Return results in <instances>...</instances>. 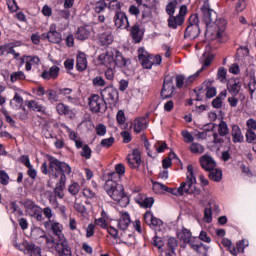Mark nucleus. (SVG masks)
Here are the masks:
<instances>
[{"label": "nucleus", "instance_id": "ea45409f", "mask_svg": "<svg viewBox=\"0 0 256 256\" xmlns=\"http://www.w3.org/2000/svg\"><path fill=\"white\" fill-rule=\"evenodd\" d=\"M109 11H114L115 13H121V7H123V3L118 0H111L108 4Z\"/></svg>", "mask_w": 256, "mask_h": 256}, {"label": "nucleus", "instance_id": "a18cd8bd", "mask_svg": "<svg viewBox=\"0 0 256 256\" xmlns=\"http://www.w3.org/2000/svg\"><path fill=\"white\" fill-rule=\"evenodd\" d=\"M11 83H16V81H25V73L23 71L13 72L10 75Z\"/></svg>", "mask_w": 256, "mask_h": 256}, {"label": "nucleus", "instance_id": "f704fd0d", "mask_svg": "<svg viewBox=\"0 0 256 256\" xmlns=\"http://www.w3.org/2000/svg\"><path fill=\"white\" fill-rule=\"evenodd\" d=\"M193 237V235L191 234V230L187 229V228H182L179 232H178V238L180 239V241H183L184 245L187 244V242Z\"/></svg>", "mask_w": 256, "mask_h": 256}, {"label": "nucleus", "instance_id": "6e6d98bb", "mask_svg": "<svg viewBox=\"0 0 256 256\" xmlns=\"http://www.w3.org/2000/svg\"><path fill=\"white\" fill-rule=\"evenodd\" d=\"M8 211L9 213H18L20 217L23 215V211L19 210V205H17V202H10Z\"/></svg>", "mask_w": 256, "mask_h": 256}, {"label": "nucleus", "instance_id": "2f4dec72", "mask_svg": "<svg viewBox=\"0 0 256 256\" xmlns=\"http://www.w3.org/2000/svg\"><path fill=\"white\" fill-rule=\"evenodd\" d=\"M139 61L144 69H151L153 67V62L151 60V54H139L138 56Z\"/></svg>", "mask_w": 256, "mask_h": 256}, {"label": "nucleus", "instance_id": "cd10ccee", "mask_svg": "<svg viewBox=\"0 0 256 256\" xmlns=\"http://www.w3.org/2000/svg\"><path fill=\"white\" fill-rule=\"evenodd\" d=\"M113 41H114V37H113V32H111V30H107L106 32L100 34L99 36V42L103 47L107 45H111Z\"/></svg>", "mask_w": 256, "mask_h": 256}, {"label": "nucleus", "instance_id": "412c9836", "mask_svg": "<svg viewBox=\"0 0 256 256\" xmlns=\"http://www.w3.org/2000/svg\"><path fill=\"white\" fill-rule=\"evenodd\" d=\"M199 33H201L199 26H187L184 38L193 41V39H197V37H199Z\"/></svg>", "mask_w": 256, "mask_h": 256}, {"label": "nucleus", "instance_id": "09e8293b", "mask_svg": "<svg viewBox=\"0 0 256 256\" xmlns=\"http://www.w3.org/2000/svg\"><path fill=\"white\" fill-rule=\"evenodd\" d=\"M79 191H81V186L77 182H73L68 186V193H70V195H78Z\"/></svg>", "mask_w": 256, "mask_h": 256}, {"label": "nucleus", "instance_id": "ddd939ff", "mask_svg": "<svg viewBox=\"0 0 256 256\" xmlns=\"http://www.w3.org/2000/svg\"><path fill=\"white\" fill-rule=\"evenodd\" d=\"M59 95L63 97L62 100L68 101V103H71L72 105H80V100L77 96L73 95V89L71 88H60L59 89Z\"/></svg>", "mask_w": 256, "mask_h": 256}, {"label": "nucleus", "instance_id": "338daca9", "mask_svg": "<svg viewBox=\"0 0 256 256\" xmlns=\"http://www.w3.org/2000/svg\"><path fill=\"white\" fill-rule=\"evenodd\" d=\"M157 153H165V149H167V143L165 142H157L154 145Z\"/></svg>", "mask_w": 256, "mask_h": 256}, {"label": "nucleus", "instance_id": "e2e57ef3", "mask_svg": "<svg viewBox=\"0 0 256 256\" xmlns=\"http://www.w3.org/2000/svg\"><path fill=\"white\" fill-rule=\"evenodd\" d=\"M91 147L89 145L85 144L82 147L81 157H85L86 159H91Z\"/></svg>", "mask_w": 256, "mask_h": 256}, {"label": "nucleus", "instance_id": "bb28decb", "mask_svg": "<svg viewBox=\"0 0 256 256\" xmlns=\"http://www.w3.org/2000/svg\"><path fill=\"white\" fill-rule=\"evenodd\" d=\"M168 27L170 29H177L178 27H181L185 23V18L176 16H169L168 20Z\"/></svg>", "mask_w": 256, "mask_h": 256}, {"label": "nucleus", "instance_id": "37998d69", "mask_svg": "<svg viewBox=\"0 0 256 256\" xmlns=\"http://www.w3.org/2000/svg\"><path fill=\"white\" fill-rule=\"evenodd\" d=\"M37 237H36V242L39 243V245H45L47 241V234L43 231V229L38 228L36 230Z\"/></svg>", "mask_w": 256, "mask_h": 256}, {"label": "nucleus", "instance_id": "c03bdc74", "mask_svg": "<svg viewBox=\"0 0 256 256\" xmlns=\"http://www.w3.org/2000/svg\"><path fill=\"white\" fill-rule=\"evenodd\" d=\"M214 59L215 56L213 54H208L204 59L202 67L199 69L200 73H203L205 69L209 68Z\"/></svg>", "mask_w": 256, "mask_h": 256}, {"label": "nucleus", "instance_id": "69168bd1", "mask_svg": "<svg viewBox=\"0 0 256 256\" xmlns=\"http://www.w3.org/2000/svg\"><path fill=\"white\" fill-rule=\"evenodd\" d=\"M245 137L247 143H253L254 141H256V133L253 130H247Z\"/></svg>", "mask_w": 256, "mask_h": 256}, {"label": "nucleus", "instance_id": "f257e3e1", "mask_svg": "<svg viewBox=\"0 0 256 256\" xmlns=\"http://www.w3.org/2000/svg\"><path fill=\"white\" fill-rule=\"evenodd\" d=\"M48 163V165L47 162L42 164L41 171L43 175H49L50 179H59L54 188V195L58 199H63L65 197L63 191L65 190V183H67V175H71V166L53 156H49Z\"/></svg>", "mask_w": 256, "mask_h": 256}, {"label": "nucleus", "instance_id": "c756f323", "mask_svg": "<svg viewBox=\"0 0 256 256\" xmlns=\"http://www.w3.org/2000/svg\"><path fill=\"white\" fill-rule=\"evenodd\" d=\"M186 245H189L190 249L196 251V253H200L201 248L203 247V242L199 240V237H191L187 242Z\"/></svg>", "mask_w": 256, "mask_h": 256}, {"label": "nucleus", "instance_id": "c85d7f7f", "mask_svg": "<svg viewBox=\"0 0 256 256\" xmlns=\"http://www.w3.org/2000/svg\"><path fill=\"white\" fill-rule=\"evenodd\" d=\"M146 123H147V120H145L144 117L136 118L132 123L134 133L139 134L141 133V131H143V129H147V126L145 125Z\"/></svg>", "mask_w": 256, "mask_h": 256}, {"label": "nucleus", "instance_id": "4be33fe9", "mask_svg": "<svg viewBox=\"0 0 256 256\" xmlns=\"http://www.w3.org/2000/svg\"><path fill=\"white\" fill-rule=\"evenodd\" d=\"M166 245L167 249L165 251V256H173L175 255L177 247H179V241H177V238L175 237H170Z\"/></svg>", "mask_w": 256, "mask_h": 256}, {"label": "nucleus", "instance_id": "f8f14e48", "mask_svg": "<svg viewBox=\"0 0 256 256\" xmlns=\"http://www.w3.org/2000/svg\"><path fill=\"white\" fill-rule=\"evenodd\" d=\"M126 160L131 169H139L141 167V151L134 149L131 154L127 155Z\"/></svg>", "mask_w": 256, "mask_h": 256}, {"label": "nucleus", "instance_id": "e433bc0d", "mask_svg": "<svg viewBox=\"0 0 256 256\" xmlns=\"http://www.w3.org/2000/svg\"><path fill=\"white\" fill-rule=\"evenodd\" d=\"M10 105L13 109H21V107H23V97L16 92L13 99L10 101Z\"/></svg>", "mask_w": 256, "mask_h": 256}, {"label": "nucleus", "instance_id": "774afa93", "mask_svg": "<svg viewBox=\"0 0 256 256\" xmlns=\"http://www.w3.org/2000/svg\"><path fill=\"white\" fill-rule=\"evenodd\" d=\"M247 131H256V120L253 118H249L246 121Z\"/></svg>", "mask_w": 256, "mask_h": 256}, {"label": "nucleus", "instance_id": "052dcab7", "mask_svg": "<svg viewBox=\"0 0 256 256\" xmlns=\"http://www.w3.org/2000/svg\"><path fill=\"white\" fill-rule=\"evenodd\" d=\"M248 89H249L251 95H253V93H255V91H256L255 76H249Z\"/></svg>", "mask_w": 256, "mask_h": 256}, {"label": "nucleus", "instance_id": "f3484780", "mask_svg": "<svg viewBox=\"0 0 256 256\" xmlns=\"http://www.w3.org/2000/svg\"><path fill=\"white\" fill-rule=\"evenodd\" d=\"M130 35L134 43H141V41L143 40V35H145V32H143V29H141V25L136 23L132 26L130 30Z\"/></svg>", "mask_w": 256, "mask_h": 256}, {"label": "nucleus", "instance_id": "b1692460", "mask_svg": "<svg viewBox=\"0 0 256 256\" xmlns=\"http://www.w3.org/2000/svg\"><path fill=\"white\" fill-rule=\"evenodd\" d=\"M24 207L26 209V213L30 215V217H33L34 215H37L38 211L41 210V207H39L35 202L32 200H26L24 202Z\"/></svg>", "mask_w": 256, "mask_h": 256}, {"label": "nucleus", "instance_id": "4c0bfd02", "mask_svg": "<svg viewBox=\"0 0 256 256\" xmlns=\"http://www.w3.org/2000/svg\"><path fill=\"white\" fill-rule=\"evenodd\" d=\"M209 178L216 183H219L223 179V172L221 169H213L209 171Z\"/></svg>", "mask_w": 256, "mask_h": 256}, {"label": "nucleus", "instance_id": "1a4fd4ad", "mask_svg": "<svg viewBox=\"0 0 256 256\" xmlns=\"http://www.w3.org/2000/svg\"><path fill=\"white\" fill-rule=\"evenodd\" d=\"M173 93H175V84L173 83V76L166 75L164 77L161 97L162 99H169L173 97Z\"/></svg>", "mask_w": 256, "mask_h": 256}, {"label": "nucleus", "instance_id": "dca6fc26", "mask_svg": "<svg viewBox=\"0 0 256 256\" xmlns=\"http://www.w3.org/2000/svg\"><path fill=\"white\" fill-rule=\"evenodd\" d=\"M26 106L28 107V109H31L32 111H36V113H41L46 117L49 116V110H47V108L43 104H40L36 100L26 101Z\"/></svg>", "mask_w": 256, "mask_h": 256}, {"label": "nucleus", "instance_id": "2eb2a0df", "mask_svg": "<svg viewBox=\"0 0 256 256\" xmlns=\"http://www.w3.org/2000/svg\"><path fill=\"white\" fill-rule=\"evenodd\" d=\"M200 165L204 171H213L217 167V163L213 159V157L205 154L199 159Z\"/></svg>", "mask_w": 256, "mask_h": 256}, {"label": "nucleus", "instance_id": "79ce46f5", "mask_svg": "<svg viewBox=\"0 0 256 256\" xmlns=\"http://www.w3.org/2000/svg\"><path fill=\"white\" fill-rule=\"evenodd\" d=\"M217 95V88L211 86V81L206 82V97L207 99H213Z\"/></svg>", "mask_w": 256, "mask_h": 256}, {"label": "nucleus", "instance_id": "a19ab883", "mask_svg": "<svg viewBox=\"0 0 256 256\" xmlns=\"http://www.w3.org/2000/svg\"><path fill=\"white\" fill-rule=\"evenodd\" d=\"M176 87L177 89H184L188 87L187 79L185 75L177 74L175 77Z\"/></svg>", "mask_w": 256, "mask_h": 256}, {"label": "nucleus", "instance_id": "aec40b11", "mask_svg": "<svg viewBox=\"0 0 256 256\" xmlns=\"http://www.w3.org/2000/svg\"><path fill=\"white\" fill-rule=\"evenodd\" d=\"M227 89L231 95H239V91H241V81H239V79L231 78L228 81Z\"/></svg>", "mask_w": 256, "mask_h": 256}, {"label": "nucleus", "instance_id": "864d4df0", "mask_svg": "<svg viewBox=\"0 0 256 256\" xmlns=\"http://www.w3.org/2000/svg\"><path fill=\"white\" fill-rule=\"evenodd\" d=\"M188 27H199V16L192 14L188 19Z\"/></svg>", "mask_w": 256, "mask_h": 256}, {"label": "nucleus", "instance_id": "a878e982", "mask_svg": "<svg viewBox=\"0 0 256 256\" xmlns=\"http://www.w3.org/2000/svg\"><path fill=\"white\" fill-rule=\"evenodd\" d=\"M117 225L119 229H121L122 231H125V229H127V227L131 225V216H129V213L122 212Z\"/></svg>", "mask_w": 256, "mask_h": 256}, {"label": "nucleus", "instance_id": "20e7f679", "mask_svg": "<svg viewBox=\"0 0 256 256\" xmlns=\"http://www.w3.org/2000/svg\"><path fill=\"white\" fill-rule=\"evenodd\" d=\"M44 227L45 229H51L53 235L57 238L56 253L59 256H71V246H69V241L63 234V225L55 220H48L44 222Z\"/></svg>", "mask_w": 256, "mask_h": 256}, {"label": "nucleus", "instance_id": "5701e85b", "mask_svg": "<svg viewBox=\"0 0 256 256\" xmlns=\"http://www.w3.org/2000/svg\"><path fill=\"white\" fill-rule=\"evenodd\" d=\"M91 35V27L89 26H81L78 28L75 38L78 39V41H85L88 37Z\"/></svg>", "mask_w": 256, "mask_h": 256}, {"label": "nucleus", "instance_id": "58836bf2", "mask_svg": "<svg viewBox=\"0 0 256 256\" xmlns=\"http://www.w3.org/2000/svg\"><path fill=\"white\" fill-rule=\"evenodd\" d=\"M108 5L104 0H99L93 5V11L98 15L101 13H105V9H107Z\"/></svg>", "mask_w": 256, "mask_h": 256}, {"label": "nucleus", "instance_id": "c9c22d12", "mask_svg": "<svg viewBox=\"0 0 256 256\" xmlns=\"http://www.w3.org/2000/svg\"><path fill=\"white\" fill-rule=\"evenodd\" d=\"M56 111L58 115H73V110L69 109L68 105L60 102L56 105Z\"/></svg>", "mask_w": 256, "mask_h": 256}, {"label": "nucleus", "instance_id": "de8ad7c7", "mask_svg": "<svg viewBox=\"0 0 256 256\" xmlns=\"http://www.w3.org/2000/svg\"><path fill=\"white\" fill-rule=\"evenodd\" d=\"M152 189L156 193H163L164 191L167 192L169 190V187L159 182H153Z\"/></svg>", "mask_w": 256, "mask_h": 256}, {"label": "nucleus", "instance_id": "39448f33", "mask_svg": "<svg viewBox=\"0 0 256 256\" xmlns=\"http://www.w3.org/2000/svg\"><path fill=\"white\" fill-rule=\"evenodd\" d=\"M106 193L116 201L120 207H127L129 205V196L125 194V188L123 185L115 182V181H108L105 185Z\"/></svg>", "mask_w": 256, "mask_h": 256}, {"label": "nucleus", "instance_id": "0e129e2a", "mask_svg": "<svg viewBox=\"0 0 256 256\" xmlns=\"http://www.w3.org/2000/svg\"><path fill=\"white\" fill-rule=\"evenodd\" d=\"M152 245L157 247V249H163V245H165V243L163 242V238L155 236L153 238Z\"/></svg>", "mask_w": 256, "mask_h": 256}, {"label": "nucleus", "instance_id": "393cba45", "mask_svg": "<svg viewBox=\"0 0 256 256\" xmlns=\"http://www.w3.org/2000/svg\"><path fill=\"white\" fill-rule=\"evenodd\" d=\"M76 69L80 72L87 69V55L83 52H80L76 57Z\"/></svg>", "mask_w": 256, "mask_h": 256}, {"label": "nucleus", "instance_id": "a211bd4d", "mask_svg": "<svg viewBox=\"0 0 256 256\" xmlns=\"http://www.w3.org/2000/svg\"><path fill=\"white\" fill-rule=\"evenodd\" d=\"M59 71H61V68H59L57 65H54L49 70H44L41 74V77L46 81H50V79H57L59 77Z\"/></svg>", "mask_w": 256, "mask_h": 256}, {"label": "nucleus", "instance_id": "3c124183", "mask_svg": "<svg viewBox=\"0 0 256 256\" xmlns=\"http://www.w3.org/2000/svg\"><path fill=\"white\" fill-rule=\"evenodd\" d=\"M153 203H155V199L153 197H145L143 202L140 204V207L143 209H150V207H153Z\"/></svg>", "mask_w": 256, "mask_h": 256}, {"label": "nucleus", "instance_id": "13d9d810", "mask_svg": "<svg viewBox=\"0 0 256 256\" xmlns=\"http://www.w3.org/2000/svg\"><path fill=\"white\" fill-rule=\"evenodd\" d=\"M116 120L118 125H125V121H127V118L125 117V111L119 110L116 115Z\"/></svg>", "mask_w": 256, "mask_h": 256}, {"label": "nucleus", "instance_id": "4d7b16f0", "mask_svg": "<svg viewBox=\"0 0 256 256\" xmlns=\"http://www.w3.org/2000/svg\"><path fill=\"white\" fill-rule=\"evenodd\" d=\"M15 47H16V45L14 43L4 44V45H2V51H3V53L6 52V53L12 55V53H15Z\"/></svg>", "mask_w": 256, "mask_h": 256}, {"label": "nucleus", "instance_id": "5fc2aeb1", "mask_svg": "<svg viewBox=\"0 0 256 256\" xmlns=\"http://www.w3.org/2000/svg\"><path fill=\"white\" fill-rule=\"evenodd\" d=\"M92 83H93L94 87H105V85H107V82L101 76H96L92 80Z\"/></svg>", "mask_w": 256, "mask_h": 256}, {"label": "nucleus", "instance_id": "0eeeda50", "mask_svg": "<svg viewBox=\"0 0 256 256\" xmlns=\"http://www.w3.org/2000/svg\"><path fill=\"white\" fill-rule=\"evenodd\" d=\"M217 127V132H214L213 137V144L214 145H223L225 143V137L229 135V125L225 120H221L219 124H213V129Z\"/></svg>", "mask_w": 256, "mask_h": 256}, {"label": "nucleus", "instance_id": "603ef678", "mask_svg": "<svg viewBox=\"0 0 256 256\" xmlns=\"http://www.w3.org/2000/svg\"><path fill=\"white\" fill-rule=\"evenodd\" d=\"M190 151L191 153L201 154L204 153L205 148L201 144L193 142L190 146Z\"/></svg>", "mask_w": 256, "mask_h": 256}, {"label": "nucleus", "instance_id": "72a5a7b5", "mask_svg": "<svg viewBox=\"0 0 256 256\" xmlns=\"http://www.w3.org/2000/svg\"><path fill=\"white\" fill-rule=\"evenodd\" d=\"M24 255H27V256L41 255V248L36 247L35 244H27L24 249Z\"/></svg>", "mask_w": 256, "mask_h": 256}, {"label": "nucleus", "instance_id": "680f3d73", "mask_svg": "<svg viewBox=\"0 0 256 256\" xmlns=\"http://www.w3.org/2000/svg\"><path fill=\"white\" fill-rule=\"evenodd\" d=\"M0 184L9 185V174L5 170H0Z\"/></svg>", "mask_w": 256, "mask_h": 256}, {"label": "nucleus", "instance_id": "473e14b6", "mask_svg": "<svg viewBox=\"0 0 256 256\" xmlns=\"http://www.w3.org/2000/svg\"><path fill=\"white\" fill-rule=\"evenodd\" d=\"M46 95H47V99L50 103H59V101H63V99H61V94H59V90L58 92L53 90V89H49L46 91Z\"/></svg>", "mask_w": 256, "mask_h": 256}, {"label": "nucleus", "instance_id": "6e6552de", "mask_svg": "<svg viewBox=\"0 0 256 256\" xmlns=\"http://www.w3.org/2000/svg\"><path fill=\"white\" fill-rule=\"evenodd\" d=\"M88 106L92 113H105L107 111V102L103 99V96L93 94L88 99Z\"/></svg>", "mask_w": 256, "mask_h": 256}, {"label": "nucleus", "instance_id": "423d86ee", "mask_svg": "<svg viewBox=\"0 0 256 256\" xmlns=\"http://www.w3.org/2000/svg\"><path fill=\"white\" fill-rule=\"evenodd\" d=\"M195 183H197V179L195 178V175H193V165H188L186 181L180 184L182 194L191 195L196 193L197 189L195 188Z\"/></svg>", "mask_w": 256, "mask_h": 256}, {"label": "nucleus", "instance_id": "8fccbe9b", "mask_svg": "<svg viewBox=\"0 0 256 256\" xmlns=\"http://www.w3.org/2000/svg\"><path fill=\"white\" fill-rule=\"evenodd\" d=\"M95 133L98 137H105V135H107V126L101 123L96 125Z\"/></svg>", "mask_w": 256, "mask_h": 256}, {"label": "nucleus", "instance_id": "9b49d317", "mask_svg": "<svg viewBox=\"0 0 256 256\" xmlns=\"http://www.w3.org/2000/svg\"><path fill=\"white\" fill-rule=\"evenodd\" d=\"M101 97L110 103H115L119 99V91L113 86H108L101 91Z\"/></svg>", "mask_w": 256, "mask_h": 256}, {"label": "nucleus", "instance_id": "9d476101", "mask_svg": "<svg viewBox=\"0 0 256 256\" xmlns=\"http://www.w3.org/2000/svg\"><path fill=\"white\" fill-rule=\"evenodd\" d=\"M42 39H48L50 43L59 44L62 41L61 33L57 31L55 24L50 26L48 33L42 34Z\"/></svg>", "mask_w": 256, "mask_h": 256}, {"label": "nucleus", "instance_id": "bf43d9fd", "mask_svg": "<svg viewBox=\"0 0 256 256\" xmlns=\"http://www.w3.org/2000/svg\"><path fill=\"white\" fill-rule=\"evenodd\" d=\"M204 221L205 223H211L213 221V210L211 208H205Z\"/></svg>", "mask_w": 256, "mask_h": 256}, {"label": "nucleus", "instance_id": "f03ea898", "mask_svg": "<svg viewBox=\"0 0 256 256\" xmlns=\"http://www.w3.org/2000/svg\"><path fill=\"white\" fill-rule=\"evenodd\" d=\"M100 65L106 67L105 77L108 81H113L115 79V68L119 69H129L131 67V59L125 58L123 53L119 50H107L98 57Z\"/></svg>", "mask_w": 256, "mask_h": 256}, {"label": "nucleus", "instance_id": "4468645a", "mask_svg": "<svg viewBox=\"0 0 256 256\" xmlns=\"http://www.w3.org/2000/svg\"><path fill=\"white\" fill-rule=\"evenodd\" d=\"M114 25L117 29H129V18L125 12H117L114 15Z\"/></svg>", "mask_w": 256, "mask_h": 256}, {"label": "nucleus", "instance_id": "6ab92c4d", "mask_svg": "<svg viewBox=\"0 0 256 256\" xmlns=\"http://www.w3.org/2000/svg\"><path fill=\"white\" fill-rule=\"evenodd\" d=\"M231 136L233 143H243L244 137L241 128L237 124H233L231 127Z\"/></svg>", "mask_w": 256, "mask_h": 256}, {"label": "nucleus", "instance_id": "49530a36", "mask_svg": "<svg viewBox=\"0 0 256 256\" xmlns=\"http://www.w3.org/2000/svg\"><path fill=\"white\" fill-rule=\"evenodd\" d=\"M115 144V137H110V138H104L101 140L100 145L104 149H109L110 147H113Z\"/></svg>", "mask_w": 256, "mask_h": 256}, {"label": "nucleus", "instance_id": "7ed1b4c3", "mask_svg": "<svg viewBox=\"0 0 256 256\" xmlns=\"http://www.w3.org/2000/svg\"><path fill=\"white\" fill-rule=\"evenodd\" d=\"M201 11L204 15V22L206 27L216 26L217 30V38L221 43H225L227 41V34L225 33V29H227V21L225 19L217 20V12L211 9V5L209 4V0H205L203 5L201 6Z\"/></svg>", "mask_w": 256, "mask_h": 256}, {"label": "nucleus", "instance_id": "7c9ffc66", "mask_svg": "<svg viewBox=\"0 0 256 256\" xmlns=\"http://www.w3.org/2000/svg\"><path fill=\"white\" fill-rule=\"evenodd\" d=\"M227 99V90H222L218 96L212 101V107L214 109H221L223 107V101Z\"/></svg>", "mask_w": 256, "mask_h": 256}]
</instances>
